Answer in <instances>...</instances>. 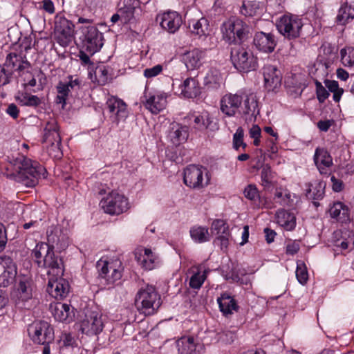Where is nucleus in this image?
<instances>
[{"label":"nucleus","mask_w":354,"mask_h":354,"mask_svg":"<svg viewBox=\"0 0 354 354\" xmlns=\"http://www.w3.org/2000/svg\"><path fill=\"white\" fill-rule=\"evenodd\" d=\"M220 109L227 117H234L237 113L256 116L259 113L256 95L246 89L224 95L220 100Z\"/></svg>","instance_id":"1"},{"label":"nucleus","mask_w":354,"mask_h":354,"mask_svg":"<svg viewBox=\"0 0 354 354\" xmlns=\"http://www.w3.org/2000/svg\"><path fill=\"white\" fill-rule=\"evenodd\" d=\"M13 169L16 172L15 179L27 187H33L41 177L46 178V169L38 162L18 154L12 161Z\"/></svg>","instance_id":"2"},{"label":"nucleus","mask_w":354,"mask_h":354,"mask_svg":"<svg viewBox=\"0 0 354 354\" xmlns=\"http://www.w3.org/2000/svg\"><path fill=\"white\" fill-rule=\"evenodd\" d=\"M135 305L138 310L145 315H153L160 306V297L155 288L147 285L136 294Z\"/></svg>","instance_id":"3"},{"label":"nucleus","mask_w":354,"mask_h":354,"mask_svg":"<svg viewBox=\"0 0 354 354\" xmlns=\"http://www.w3.org/2000/svg\"><path fill=\"white\" fill-rule=\"evenodd\" d=\"M223 39L230 44L243 41L249 33V26L242 19L231 17L221 26Z\"/></svg>","instance_id":"4"},{"label":"nucleus","mask_w":354,"mask_h":354,"mask_svg":"<svg viewBox=\"0 0 354 354\" xmlns=\"http://www.w3.org/2000/svg\"><path fill=\"white\" fill-rule=\"evenodd\" d=\"M230 58L234 68L242 73L254 71L257 66V58L252 51L240 45L232 48Z\"/></svg>","instance_id":"5"},{"label":"nucleus","mask_w":354,"mask_h":354,"mask_svg":"<svg viewBox=\"0 0 354 354\" xmlns=\"http://www.w3.org/2000/svg\"><path fill=\"white\" fill-rule=\"evenodd\" d=\"M97 268L99 279L102 285H113L122 276V264L119 259L109 261L100 259L97 262Z\"/></svg>","instance_id":"6"},{"label":"nucleus","mask_w":354,"mask_h":354,"mask_svg":"<svg viewBox=\"0 0 354 354\" xmlns=\"http://www.w3.org/2000/svg\"><path fill=\"white\" fill-rule=\"evenodd\" d=\"M80 39L83 48L90 55L98 52L104 45L103 34L95 26H82L79 28Z\"/></svg>","instance_id":"7"},{"label":"nucleus","mask_w":354,"mask_h":354,"mask_svg":"<svg viewBox=\"0 0 354 354\" xmlns=\"http://www.w3.org/2000/svg\"><path fill=\"white\" fill-rule=\"evenodd\" d=\"M61 140L57 122L51 119L45 124L42 138L50 156L57 158L61 156Z\"/></svg>","instance_id":"8"},{"label":"nucleus","mask_w":354,"mask_h":354,"mask_svg":"<svg viewBox=\"0 0 354 354\" xmlns=\"http://www.w3.org/2000/svg\"><path fill=\"white\" fill-rule=\"evenodd\" d=\"M210 178L206 168L190 165L184 169L183 182L191 189H201L209 184Z\"/></svg>","instance_id":"9"},{"label":"nucleus","mask_w":354,"mask_h":354,"mask_svg":"<svg viewBox=\"0 0 354 354\" xmlns=\"http://www.w3.org/2000/svg\"><path fill=\"white\" fill-rule=\"evenodd\" d=\"M28 333L34 343L41 345L50 344L55 337L53 328L43 320H37L30 324Z\"/></svg>","instance_id":"10"},{"label":"nucleus","mask_w":354,"mask_h":354,"mask_svg":"<svg viewBox=\"0 0 354 354\" xmlns=\"http://www.w3.org/2000/svg\"><path fill=\"white\" fill-rule=\"evenodd\" d=\"M75 37V25L64 16L57 15L55 18V38L62 46H68Z\"/></svg>","instance_id":"11"},{"label":"nucleus","mask_w":354,"mask_h":354,"mask_svg":"<svg viewBox=\"0 0 354 354\" xmlns=\"http://www.w3.org/2000/svg\"><path fill=\"white\" fill-rule=\"evenodd\" d=\"M302 27V19L293 15H284L277 22L278 31L288 39L299 37Z\"/></svg>","instance_id":"12"},{"label":"nucleus","mask_w":354,"mask_h":354,"mask_svg":"<svg viewBox=\"0 0 354 354\" xmlns=\"http://www.w3.org/2000/svg\"><path fill=\"white\" fill-rule=\"evenodd\" d=\"M100 205L105 213L111 215H119L129 209L127 198L113 191L101 200Z\"/></svg>","instance_id":"13"},{"label":"nucleus","mask_w":354,"mask_h":354,"mask_svg":"<svg viewBox=\"0 0 354 354\" xmlns=\"http://www.w3.org/2000/svg\"><path fill=\"white\" fill-rule=\"evenodd\" d=\"M69 230L64 227V222L62 225L51 227L47 230V240L53 248L59 250H65L69 244Z\"/></svg>","instance_id":"14"},{"label":"nucleus","mask_w":354,"mask_h":354,"mask_svg":"<svg viewBox=\"0 0 354 354\" xmlns=\"http://www.w3.org/2000/svg\"><path fill=\"white\" fill-rule=\"evenodd\" d=\"M320 49L326 57L324 60H317L315 64V73L317 76L324 77L328 75V69L334 59L337 57V50L335 46L328 42L324 43Z\"/></svg>","instance_id":"15"},{"label":"nucleus","mask_w":354,"mask_h":354,"mask_svg":"<svg viewBox=\"0 0 354 354\" xmlns=\"http://www.w3.org/2000/svg\"><path fill=\"white\" fill-rule=\"evenodd\" d=\"M104 328L102 315L97 312H91L86 315L80 324V330L88 336L97 335Z\"/></svg>","instance_id":"16"},{"label":"nucleus","mask_w":354,"mask_h":354,"mask_svg":"<svg viewBox=\"0 0 354 354\" xmlns=\"http://www.w3.org/2000/svg\"><path fill=\"white\" fill-rule=\"evenodd\" d=\"M145 107L151 113L157 114L163 110L167 104V95L162 92H145L142 97Z\"/></svg>","instance_id":"17"},{"label":"nucleus","mask_w":354,"mask_h":354,"mask_svg":"<svg viewBox=\"0 0 354 354\" xmlns=\"http://www.w3.org/2000/svg\"><path fill=\"white\" fill-rule=\"evenodd\" d=\"M16 275L17 267L13 260L8 256L0 257V286H8Z\"/></svg>","instance_id":"18"},{"label":"nucleus","mask_w":354,"mask_h":354,"mask_svg":"<svg viewBox=\"0 0 354 354\" xmlns=\"http://www.w3.org/2000/svg\"><path fill=\"white\" fill-rule=\"evenodd\" d=\"M106 104L109 113L111 114V117L113 118L114 121L116 122L124 120L127 118V104L121 99L115 96H111L107 99Z\"/></svg>","instance_id":"19"},{"label":"nucleus","mask_w":354,"mask_h":354,"mask_svg":"<svg viewBox=\"0 0 354 354\" xmlns=\"http://www.w3.org/2000/svg\"><path fill=\"white\" fill-rule=\"evenodd\" d=\"M265 87L268 91H274L280 86L282 76L280 71L276 66L266 64L263 69Z\"/></svg>","instance_id":"20"},{"label":"nucleus","mask_w":354,"mask_h":354,"mask_svg":"<svg viewBox=\"0 0 354 354\" xmlns=\"http://www.w3.org/2000/svg\"><path fill=\"white\" fill-rule=\"evenodd\" d=\"M118 12L125 23L133 19H138L142 13L140 1L139 0H123L122 6L119 8Z\"/></svg>","instance_id":"21"},{"label":"nucleus","mask_w":354,"mask_h":354,"mask_svg":"<svg viewBox=\"0 0 354 354\" xmlns=\"http://www.w3.org/2000/svg\"><path fill=\"white\" fill-rule=\"evenodd\" d=\"M48 292L56 299H62L69 292L68 282L62 278L49 279L47 286Z\"/></svg>","instance_id":"22"},{"label":"nucleus","mask_w":354,"mask_h":354,"mask_svg":"<svg viewBox=\"0 0 354 354\" xmlns=\"http://www.w3.org/2000/svg\"><path fill=\"white\" fill-rule=\"evenodd\" d=\"M4 66L9 69V71L12 73L17 71L21 75L26 69L30 67V64L25 55L10 53L6 58Z\"/></svg>","instance_id":"23"},{"label":"nucleus","mask_w":354,"mask_h":354,"mask_svg":"<svg viewBox=\"0 0 354 354\" xmlns=\"http://www.w3.org/2000/svg\"><path fill=\"white\" fill-rule=\"evenodd\" d=\"M179 354H201L203 345L193 337H183L176 342Z\"/></svg>","instance_id":"24"},{"label":"nucleus","mask_w":354,"mask_h":354,"mask_svg":"<svg viewBox=\"0 0 354 354\" xmlns=\"http://www.w3.org/2000/svg\"><path fill=\"white\" fill-rule=\"evenodd\" d=\"M39 266L48 268L47 273L49 275L61 277L64 272L62 260L55 257L52 250L46 254V256H44V260Z\"/></svg>","instance_id":"25"},{"label":"nucleus","mask_w":354,"mask_h":354,"mask_svg":"<svg viewBox=\"0 0 354 354\" xmlns=\"http://www.w3.org/2000/svg\"><path fill=\"white\" fill-rule=\"evenodd\" d=\"M253 43L259 50L268 53L274 51L277 45V42L272 34H266L263 32L255 34Z\"/></svg>","instance_id":"26"},{"label":"nucleus","mask_w":354,"mask_h":354,"mask_svg":"<svg viewBox=\"0 0 354 354\" xmlns=\"http://www.w3.org/2000/svg\"><path fill=\"white\" fill-rule=\"evenodd\" d=\"M205 55V50L196 48L185 53L183 59L187 69L194 70L202 66Z\"/></svg>","instance_id":"27"},{"label":"nucleus","mask_w":354,"mask_h":354,"mask_svg":"<svg viewBox=\"0 0 354 354\" xmlns=\"http://www.w3.org/2000/svg\"><path fill=\"white\" fill-rule=\"evenodd\" d=\"M181 23V17L176 12H167L162 15L160 25L169 33H174L179 29Z\"/></svg>","instance_id":"28"},{"label":"nucleus","mask_w":354,"mask_h":354,"mask_svg":"<svg viewBox=\"0 0 354 354\" xmlns=\"http://www.w3.org/2000/svg\"><path fill=\"white\" fill-rule=\"evenodd\" d=\"M181 96L186 98H194L201 93L198 80L196 77H187L179 86Z\"/></svg>","instance_id":"29"},{"label":"nucleus","mask_w":354,"mask_h":354,"mask_svg":"<svg viewBox=\"0 0 354 354\" xmlns=\"http://www.w3.org/2000/svg\"><path fill=\"white\" fill-rule=\"evenodd\" d=\"M275 220L277 223L283 229L287 231H292L295 230L297 222L296 216L284 209H279L275 213Z\"/></svg>","instance_id":"30"},{"label":"nucleus","mask_w":354,"mask_h":354,"mask_svg":"<svg viewBox=\"0 0 354 354\" xmlns=\"http://www.w3.org/2000/svg\"><path fill=\"white\" fill-rule=\"evenodd\" d=\"M273 199L279 205L290 208H295L297 201L295 194H292L288 190L282 188L276 189Z\"/></svg>","instance_id":"31"},{"label":"nucleus","mask_w":354,"mask_h":354,"mask_svg":"<svg viewBox=\"0 0 354 354\" xmlns=\"http://www.w3.org/2000/svg\"><path fill=\"white\" fill-rule=\"evenodd\" d=\"M354 19V1L347 0L338 10L336 22L339 25L344 26Z\"/></svg>","instance_id":"32"},{"label":"nucleus","mask_w":354,"mask_h":354,"mask_svg":"<svg viewBox=\"0 0 354 354\" xmlns=\"http://www.w3.org/2000/svg\"><path fill=\"white\" fill-rule=\"evenodd\" d=\"M314 161L321 174H327V169L333 165L332 157L330 153L323 148L316 149Z\"/></svg>","instance_id":"33"},{"label":"nucleus","mask_w":354,"mask_h":354,"mask_svg":"<svg viewBox=\"0 0 354 354\" xmlns=\"http://www.w3.org/2000/svg\"><path fill=\"white\" fill-rule=\"evenodd\" d=\"M217 302L220 310L226 317L236 312L239 309V306L234 298L227 292L221 294V297L217 299Z\"/></svg>","instance_id":"34"},{"label":"nucleus","mask_w":354,"mask_h":354,"mask_svg":"<svg viewBox=\"0 0 354 354\" xmlns=\"http://www.w3.org/2000/svg\"><path fill=\"white\" fill-rule=\"evenodd\" d=\"M50 308L55 319L59 322L71 320L74 317L73 308L69 304L57 303Z\"/></svg>","instance_id":"35"},{"label":"nucleus","mask_w":354,"mask_h":354,"mask_svg":"<svg viewBox=\"0 0 354 354\" xmlns=\"http://www.w3.org/2000/svg\"><path fill=\"white\" fill-rule=\"evenodd\" d=\"M142 250L143 254L140 253L139 256L137 253L135 254L138 263L145 270H151L154 269L158 263V257L151 249L145 248Z\"/></svg>","instance_id":"36"},{"label":"nucleus","mask_w":354,"mask_h":354,"mask_svg":"<svg viewBox=\"0 0 354 354\" xmlns=\"http://www.w3.org/2000/svg\"><path fill=\"white\" fill-rule=\"evenodd\" d=\"M188 28L192 34L201 37L209 34V21L205 17L188 19Z\"/></svg>","instance_id":"37"},{"label":"nucleus","mask_w":354,"mask_h":354,"mask_svg":"<svg viewBox=\"0 0 354 354\" xmlns=\"http://www.w3.org/2000/svg\"><path fill=\"white\" fill-rule=\"evenodd\" d=\"M222 77L218 70L216 68H210L206 73L203 84L207 89H217L220 87Z\"/></svg>","instance_id":"38"},{"label":"nucleus","mask_w":354,"mask_h":354,"mask_svg":"<svg viewBox=\"0 0 354 354\" xmlns=\"http://www.w3.org/2000/svg\"><path fill=\"white\" fill-rule=\"evenodd\" d=\"M188 137V133L186 127L174 126L171 130L169 131V138L171 142L178 146L180 143L185 142Z\"/></svg>","instance_id":"39"},{"label":"nucleus","mask_w":354,"mask_h":354,"mask_svg":"<svg viewBox=\"0 0 354 354\" xmlns=\"http://www.w3.org/2000/svg\"><path fill=\"white\" fill-rule=\"evenodd\" d=\"M32 283L27 279L19 281L17 292L19 299L22 301H27L32 297Z\"/></svg>","instance_id":"40"},{"label":"nucleus","mask_w":354,"mask_h":354,"mask_svg":"<svg viewBox=\"0 0 354 354\" xmlns=\"http://www.w3.org/2000/svg\"><path fill=\"white\" fill-rule=\"evenodd\" d=\"M15 99L22 106H37L41 104V100L37 96L24 92H19Z\"/></svg>","instance_id":"41"},{"label":"nucleus","mask_w":354,"mask_h":354,"mask_svg":"<svg viewBox=\"0 0 354 354\" xmlns=\"http://www.w3.org/2000/svg\"><path fill=\"white\" fill-rule=\"evenodd\" d=\"M51 250L50 245L48 243L40 242L37 243L35 248L32 251V255L35 259L37 265H41L44 256Z\"/></svg>","instance_id":"42"},{"label":"nucleus","mask_w":354,"mask_h":354,"mask_svg":"<svg viewBox=\"0 0 354 354\" xmlns=\"http://www.w3.org/2000/svg\"><path fill=\"white\" fill-rule=\"evenodd\" d=\"M192 239L197 243H204L209 240L208 229L205 227L196 226L190 230Z\"/></svg>","instance_id":"43"},{"label":"nucleus","mask_w":354,"mask_h":354,"mask_svg":"<svg viewBox=\"0 0 354 354\" xmlns=\"http://www.w3.org/2000/svg\"><path fill=\"white\" fill-rule=\"evenodd\" d=\"M208 272V269L201 271V269L199 268L198 270L191 277L189 283V286L193 289H199L206 279Z\"/></svg>","instance_id":"44"},{"label":"nucleus","mask_w":354,"mask_h":354,"mask_svg":"<svg viewBox=\"0 0 354 354\" xmlns=\"http://www.w3.org/2000/svg\"><path fill=\"white\" fill-rule=\"evenodd\" d=\"M324 84L328 91L333 93L334 101L338 102L344 93V89L340 88L338 82L335 80H325Z\"/></svg>","instance_id":"45"},{"label":"nucleus","mask_w":354,"mask_h":354,"mask_svg":"<svg viewBox=\"0 0 354 354\" xmlns=\"http://www.w3.org/2000/svg\"><path fill=\"white\" fill-rule=\"evenodd\" d=\"M341 61L344 66L351 67L354 65V47H346L340 50Z\"/></svg>","instance_id":"46"},{"label":"nucleus","mask_w":354,"mask_h":354,"mask_svg":"<svg viewBox=\"0 0 354 354\" xmlns=\"http://www.w3.org/2000/svg\"><path fill=\"white\" fill-rule=\"evenodd\" d=\"M260 8L259 2L257 1H249L244 2L241 8L240 12L245 16L256 15Z\"/></svg>","instance_id":"47"},{"label":"nucleus","mask_w":354,"mask_h":354,"mask_svg":"<svg viewBox=\"0 0 354 354\" xmlns=\"http://www.w3.org/2000/svg\"><path fill=\"white\" fill-rule=\"evenodd\" d=\"M211 232L212 234L220 236L221 234H229V226L223 219L214 220L211 225Z\"/></svg>","instance_id":"48"},{"label":"nucleus","mask_w":354,"mask_h":354,"mask_svg":"<svg viewBox=\"0 0 354 354\" xmlns=\"http://www.w3.org/2000/svg\"><path fill=\"white\" fill-rule=\"evenodd\" d=\"M71 84H68L67 83L59 82L57 86V90L58 95L57 96V103L62 104L63 106L66 104V100L67 96L68 95L71 89Z\"/></svg>","instance_id":"49"},{"label":"nucleus","mask_w":354,"mask_h":354,"mask_svg":"<svg viewBox=\"0 0 354 354\" xmlns=\"http://www.w3.org/2000/svg\"><path fill=\"white\" fill-rule=\"evenodd\" d=\"M244 196L246 198L252 201H257L259 200L260 206L262 204V201L260 198V196L259 194V191L255 185L250 184L248 185L244 189Z\"/></svg>","instance_id":"50"},{"label":"nucleus","mask_w":354,"mask_h":354,"mask_svg":"<svg viewBox=\"0 0 354 354\" xmlns=\"http://www.w3.org/2000/svg\"><path fill=\"white\" fill-rule=\"evenodd\" d=\"M261 184L263 186L267 187H270L273 178V174L270 167L268 165H265L262 167L261 172Z\"/></svg>","instance_id":"51"},{"label":"nucleus","mask_w":354,"mask_h":354,"mask_svg":"<svg viewBox=\"0 0 354 354\" xmlns=\"http://www.w3.org/2000/svg\"><path fill=\"white\" fill-rule=\"evenodd\" d=\"M296 277L301 284H305L308 279L307 268L302 261L297 262Z\"/></svg>","instance_id":"52"},{"label":"nucleus","mask_w":354,"mask_h":354,"mask_svg":"<svg viewBox=\"0 0 354 354\" xmlns=\"http://www.w3.org/2000/svg\"><path fill=\"white\" fill-rule=\"evenodd\" d=\"M108 70L104 66H97L95 71V76L97 82L100 85H104L108 82Z\"/></svg>","instance_id":"53"},{"label":"nucleus","mask_w":354,"mask_h":354,"mask_svg":"<svg viewBox=\"0 0 354 354\" xmlns=\"http://www.w3.org/2000/svg\"><path fill=\"white\" fill-rule=\"evenodd\" d=\"M194 122L198 125V128L206 129L210 128L212 122V118L207 113H203L194 118Z\"/></svg>","instance_id":"54"},{"label":"nucleus","mask_w":354,"mask_h":354,"mask_svg":"<svg viewBox=\"0 0 354 354\" xmlns=\"http://www.w3.org/2000/svg\"><path fill=\"white\" fill-rule=\"evenodd\" d=\"M243 136L244 131L243 128L239 127L233 136V145L235 149L238 150L240 147H242L243 149L246 147L247 145L243 142Z\"/></svg>","instance_id":"55"},{"label":"nucleus","mask_w":354,"mask_h":354,"mask_svg":"<svg viewBox=\"0 0 354 354\" xmlns=\"http://www.w3.org/2000/svg\"><path fill=\"white\" fill-rule=\"evenodd\" d=\"M6 68L4 64L0 65V86L9 84L12 76V72Z\"/></svg>","instance_id":"56"},{"label":"nucleus","mask_w":354,"mask_h":354,"mask_svg":"<svg viewBox=\"0 0 354 354\" xmlns=\"http://www.w3.org/2000/svg\"><path fill=\"white\" fill-rule=\"evenodd\" d=\"M342 210L343 211V214H344L348 211V209L346 208V206L342 203H335L330 209V214L333 218H338Z\"/></svg>","instance_id":"57"},{"label":"nucleus","mask_w":354,"mask_h":354,"mask_svg":"<svg viewBox=\"0 0 354 354\" xmlns=\"http://www.w3.org/2000/svg\"><path fill=\"white\" fill-rule=\"evenodd\" d=\"M162 71V66L157 64L151 68L144 70V75L147 78H152L159 75Z\"/></svg>","instance_id":"58"},{"label":"nucleus","mask_w":354,"mask_h":354,"mask_svg":"<svg viewBox=\"0 0 354 354\" xmlns=\"http://www.w3.org/2000/svg\"><path fill=\"white\" fill-rule=\"evenodd\" d=\"M317 95L319 102H324L329 95L328 91L319 82H316Z\"/></svg>","instance_id":"59"},{"label":"nucleus","mask_w":354,"mask_h":354,"mask_svg":"<svg viewBox=\"0 0 354 354\" xmlns=\"http://www.w3.org/2000/svg\"><path fill=\"white\" fill-rule=\"evenodd\" d=\"M229 237H230V233L226 234H221L215 240V243L220 245L221 250H225L227 249L228 244H229Z\"/></svg>","instance_id":"60"},{"label":"nucleus","mask_w":354,"mask_h":354,"mask_svg":"<svg viewBox=\"0 0 354 354\" xmlns=\"http://www.w3.org/2000/svg\"><path fill=\"white\" fill-rule=\"evenodd\" d=\"M7 235L5 226L0 223V252L6 248L7 243Z\"/></svg>","instance_id":"61"},{"label":"nucleus","mask_w":354,"mask_h":354,"mask_svg":"<svg viewBox=\"0 0 354 354\" xmlns=\"http://www.w3.org/2000/svg\"><path fill=\"white\" fill-rule=\"evenodd\" d=\"M333 120H320L317 122V127L322 131L326 132L330 127L333 124Z\"/></svg>","instance_id":"62"},{"label":"nucleus","mask_w":354,"mask_h":354,"mask_svg":"<svg viewBox=\"0 0 354 354\" xmlns=\"http://www.w3.org/2000/svg\"><path fill=\"white\" fill-rule=\"evenodd\" d=\"M6 113H8L13 119H16L19 116V110L16 104L12 103L8 105L6 109Z\"/></svg>","instance_id":"63"},{"label":"nucleus","mask_w":354,"mask_h":354,"mask_svg":"<svg viewBox=\"0 0 354 354\" xmlns=\"http://www.w3.org/2000/svg\"><path fill=\"white\" fill-rule=\"evenodd\" d=\"M299 250V245L297 242H291L286 245V254L294 255Z\"/></svg>","instance_id":"64"}]
</instances>
